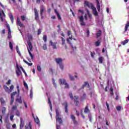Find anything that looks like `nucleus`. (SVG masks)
<instances>
[{"label": "nucleus", "instance_id": "e2e57ef3", "mask_svg": "<svg viewBox=\"0 0 129 129\" xmlns=\"http://www.w3.org/2000/svg\"><path fill=\"white\" fill-rule=\"evenodd\" d=\"M13 119H14V115H12L10 116V120L12 121H13Z\"/></svg>", "mask_w": 129, "mask_h": 129}, {"label": "nucleus", "instance_id": "09e8293b", "mask_svg": "<svg viewBox=\"0 0 129 129\" xmlns=\"http://www.w3.org/2000/svg\"><path fill=\"white\" fill-rule=\"evenodd\" d=\"M42 48H43V50H46L47 49V45L46 44V43H45L43 45Z\"/></svg>", "mask_w": 129, "mask_h": 129}, {"label": "nucleus", "instance_id": "f8f14e48", "mask_svg": "<svg viewBox=\"0 0 129 129\" xmlns=\"http://www.w3.org/2000/svg\"><path fill=\"white\" fill-rule=\"evenodd\" d=\"M49 44L50 45H51V46H52L53 49H57V42H53V41H52V40H50L49 41Z\"/></svg>", "mask_w": 129, "mask_h": 129}, {"label": "nucleus", "instance_id": "13d9d810", "mask_svg": "<svg viewBox=\"0 0 129 129\" xmlns=\"http://www.w3.org/2000/svg\"><path fill=\"white\" fill-rule=\"evenodd\" d=\"M11 82H12V81L11 80H9L8 82L6 83V84L7 85H10V84H11Z\"/></svg>", "mask_w": 129, "mask_h": 129}, {"label": "nucleus", "instance_id": "a211bd4d", "mask_svg": "<svg viewBox=\"0 0 129 129\" xmlns=\"http://www.w3.org/2000/svg\"><path fill=\"white\" fill-rule=\"evenodd\" d=\"M9 17L12 22V24H14V16L11 13H9Z\"/></svg>", "mask_w": 129, "mask_h": 129}, {"label": "nucleus", "instance_id": "7c9ffc66", "mask_svg": "<svg viewBox=\"0 0 129 129\" xmlns=\"http://www.w3.org/2000/svg\"><path fill=\"white\" fill-rule=\"evenodd\" d=\"M99 63H100L101 64H102V62H103V57L102 56H100V57H99L98 58Z\"/></svg>", "mask_w": 129, "mask_h": 129}, {"label": "nucleus", "instance_id": "bb28decb", "mask_svg": "<svg viewBox=\"0 0 129 129\" xmlns=\"http://www.w3.org/2000/svg\"><path fill=\"white\" fill-rule=\"evenodd\" d=\"M128 27H129V22L128 21L125 26L124 32H126V31H127Z\"/></svg>", "mask_w": 129, "mask_h": 129}, {"label": "nucleus", "instance_id": "c756f323", "mask_svg": "<svg viewBox=\"0 0 129 129\" xmlns=\"http://www.w3.org/2000/svg\"><path fill=\"white\" fill-rule=\"evenodd\" d=\"M97 36V38H98L99 37H100V36H101V30H99L96 34Z\"/></svg>", "mask_w": 129, "mask_h": 129}, {"label": "nucleus", "instance_id": "5fc2aeb1", "mask_svg": "<svg viewBox=\"0 0 129 129\" xmlns=\"http://www.w3.org/2000/svg\"><path fill=\"white\" fill-rule=\"evenodd\" d=\"M13 89H14V85H11L9 89L10 92L13 91Z\"/></svg>", "mask_w": 129, "mask_h": 129}, {"label": "nucleus", "instance_id": "1a4fd4ad", "mask_svg": "<svg viewBox=\"0 0 129 129\" xmlns=\"http://www.w3.org/2000/svg\"><path fill=\"white\" fill-rule=\"evenodd\" d=\"M70 40H72V36H71V37H70L69 38L67 39V41L68 42V43H69V44L71 45L73 51H75V50H76V47H74L73 46V44H72V43L70 42Z\"/></svg>", "mask_w": 129, "mask_h": 129}, {"label": "nucleus", "instance_id": "20e7f679", "mask_svg": "<svg viewBox=\"0 0 129 129\" xmlns=\"http://www.w3.org/2000/svg\"><path fill=\"white\" fill-rule=\"evenodd\" d=\"M59 84H62L65 85L64 88H69V85L67 82H66V80L64 79H59Z\"/></svg>", "mask_w": 129, "mask_h": 129}, {"label": "nucleus", "instance_id": "4c0bfd02", "mask_svg": "<svg viewBox=\"0 0 129 129\" xmlns=\"http://www.w3.org/2000/svg\"><path fill=\"white\" fill-rule=\"evenodd\" d=\"M9 47L12 50L14 49V46H13V44L12 43V42H9Z\"/></svg>", "mask_w": 129, "mask_h": 129}, {"label": "nucleus", "instance_id": "6ab92c4d", "mask_svg": "<svg viewBox=\"0 0 129 129\" xmlns=\"http://www.w3.org/2000/svg\"><path fill=\"white\" fill-rule=\"evenodd\" d=\"M54 12L55 13L56 16H57V18L58 20L60 21L62 20V18H61V16H60V14H59V12L56 10V9H54Z\"/></svg>", "mask_w": 129, "mask_h": 129}, {"label": "nucleus", "instance_id": "58836bf2", "mask_svg": "<svg viewBox=\"0 0 129 129\" xmlns=\"http://www.w3.org/2000/svg\"><path fill=\"white\" fill-rule=\"evenodd\" d=\"M71 118H72V119H73V122H74L75 123V122H76V121L75 120V116L74 115H71Z\"/></svg>", "mask_w": 129, "mask_h": 129}, {"label": "nucleus", "instance_id": "338daca9", "mask_svg": "<svg viewBox=\"0 0 129 129\" xmlns=\"http://www.w3.org/2000/svg\"><path fill=\"white\" fill-rule=\"evenodd\" d=\"M22 21H25V16H22L21 17Z\"/></svg>", "mask_w": 129, "mask_h": 129}, {"label": "nucleus", "instance_id": "a878e982", "mask_svg": "<svg viewBox=\"0 0 129 129\" xmlns=\"http://www.w3.org/2000/svg\"><path fill=\"white\" fill-rule=\"evenodd\" d=\"M4 88L5 89V91H6V92H8V93H11V92L10 91V89L9 88V87H8V86H4Z\"/></svg>", "mask_w": 129, "mask_h": 129}, {"label": "nucleus", "instance_id": "0e129e2a", "mask_svg": "<svg viewBox=\"0 0 129 129\" xmlns=\"http://www.w3.org/2000/svg\"><path fill=\"white\" fill-rule=\"evenodd\" d=\"M86 98V94H84L83 95V97H82V99H84V98Z\"/></svg>", "mask_w": 129, "mask_h": 129}, {"label": "nucleus", "instance_id": "9b49d317", "mask_svg": "<svg viewBox=\"0 0 129 129\" xmlns=\"http://www.w3.org/2000/svg\"><path fill=\"white\" fill-rule=\"evenodd\" d=\"M17 25L20 26L21 28H25V26H24L23 24H22V22L20 21V18H19V17H17Z\"/></svg>", "mask_w": 129, "mask_h": 129}, {"label": "nucleus", "instance_id": "4d7b16f0", "mask_svg": "<svg viewBox=\"0 0 129 129\" xmlns=\"http://www.w3.org/2000/svg\"><path fill=\"white\" fill-rule=\"evenodd\" d=\"M106 105L107 106L108 110L109 111V105L108 104V103H107V102H106Z\"/></svg>", "mask_w": 129, "mask_h": 129}, {"label": "nucleus", "instance_id": "4be33fe9", "mask_svg": "<svg viewBox=\"0 0 129 129\" xmlns=\"http://www.w3.org/2000/svg\"><path fill=\"white\" fill-rule=\"evenodd\" d=\"M27 49H28V53L31 58V59L34 60V55H33V54L31 52V51H30V50H31V49H30V47H27Z\"/></svg>", "mask_w": 129, "mask_h": 129}, {"label": "nucleus", "instance_id": "aec40b11", "mask_svg": "<svg viewBox=\"0 0 129 129\" xmlns=\"http://www.w3.org/2000/svg\"><path fill=\"white\" fill-rule=\"evenodd\" d=\"M44 11H45V7H44V6L41 5L40 8V15H43V13H44Z\"/></svg>", "mask_w": 129, "mask_h": 129}, {"label": "nucleus", "instance_id": "f03ea898", "mask_svg": "<svg viewBox=\"0 0 129 129\" xmlns=\"http://www.w3.org/2000/svg\"><path fill=\"white\" fill-rule=\"evenodd\" d=\"M55 112H56V129H59L60 126L58 125V123H59V124H61V123H62V119L60 118V114H59V111H58V109H55Z\"/></svg>", "mask_w": 129, "mask_h": 129}, {"label": "nucleus", "instance_id": "423d86ee", "mask_svg": "<svg viewBox=\"0 0 129 129\" xmlns=\"http://www.w3.org/2000/svg\"><path fill=\"white\" fill-rule=\"evenodd\" d=\"M6 17V14H5V12H4V10L0 9V19L3 22L4 21V18Z\"/></svg>", "mask_w": 129, "mask_h": 129}, {"label": "nucleus", "instance_id": "f257e3e1", "mask_svg": "<svg viewBox=\"0 0 129 129\" xmlns=\"http://www.w3.org/2000/svg\"><path fill=\"white\" fill-rule=\"evenodd\" d=\"M85 6L92 10L94 16H95L96 17L98 16V13L97 12V11H96V8L93 6V5L92 3H89L87 1H85Z\"/></svg>", "mask_w": 129, "mask_h": 129}, {"label": "nucleus", "instance_id": "39448f33", "mask_svg": "<svg viewBox=\"0 0 129 129\" xmlns=\"http://www.w3.org/2000/svg\"><path fill=\"white\" fill-rule=\"evenodd\" d=\"M79 22L81 26H85V22H84V17L83 16H80L78 17Z\"/></svg>", "mask_w": 129, "mask_h": 129}, {"label": "nucleus", "instance_id": "b1692460", "mask_svg": "<svg viewBox=\"0 0 129 129\" xmlns=\"http://www.w3.org/2000/svg\"><path fill=\"white\" fill-rule=\"evenodd\" d=\"M48 103L49 104L50 109L51 111H53V109L52 108V103H51V100L50 98H48Z\"/></svg>", "mask_w": 129, "mask_h": 129}, {"label": "nucleus", "instance_id": "c85d7f7f", "mask_svg": "<svg viewBox=\"0 0 129 129\" xmlns=\"http://www.w3.org/2000/svg\"><path fill=\"white\" fill-rule=\"evenodd\" d=\"M23 84L26 89H27V90H29V87L28 86V84L25 82V80L23 81Z\"/></svg>", "mask_w": 129, "mask_h": 129}, {"label": "nucleus", "instance_id": "dca6fc26", "mask_svg": "<svg viewBox=\"0 0 129 129\" xmlns=\"http://www.w3.org/2000/svg\"><path fill=\"white\" fill-rule=\"evenodd\" d=\"M62 104L65 106V112H68V104L67 102H64Z\"/></svg>", "mask_w": 129, "mask_h": 129}, {"label": "nucleus", "instance_id": "c03bdc74", "mask_svg": "<svg viewBox=\"0 0 129 129\" xmlns=\"http://www.w3.org/2000/svg\"><path fill=\"white\" fill-rule=\"evenodd\" d=\"M61 44L62 45H65V39L63 37H61Z\"/></svg>", "mask_w": 129, "mask_h": 129}, {"label": "nucleus", "instance_id": "8fccbe9b", "mask_svg": "<svg viewBox=\"0 0 129 129\" xmlns=\"http://www.w3.org/2000/svg\"><path fill=\"white\" fill-rule=\"evenodd\" d=\"M17 89L18 95H20V87L19 86V85L17 86Z\"/></svg>", "mask_w": 129, "mask_h": 129}, {"label": "nucleus", "instance_id": "680f3d73", "mask_svg": "<svg viewBox=\"0 0 129 129\" xmlns=\"http://www.w3.org/2000/svg\"><path fill=\"white\" fill-rule=\"evenodd\" d=\"M17 107H18L17 106H13L12 107V110H15V109H17Z\"/></svg>", "mask_w": 129, "mask_h": 129}, {"label": "nucleus", "instance_id": "c9c22d12", "mask_svg": "<svg viewBox=\"0 0 129 129\" xmlns=\"http://www.w3.org/2000/svg\"><path fill=\"white\" fill-rule=\"evenodd\" d=\"M69 77H70V80H74V77H73V76H72V75H71V74H68Z\"/></svg>", "mask_w": 129, "mask_h": 129}, {"label": "nucleus", "instance_id": "69168bd1", "mask_svg": "<svg viewBox=\"0 0 129 129\" xmlns=\"http://www.w3.org/2000/svg\"><path fill=\"white\" fill-rule=\"evenodd\" d=\"M34 12H35V15H38V11L36 9H34Z\"/></svg>", "mask_w": 129, "mask_h": 129}, {"label": "nucleus", "instance_id": "603ef678", "mask_svg": "<svg viewBox=\"0 0 129 129\" xmlns=\"http://www.w3.org/2000/svg\"><path fill=\"white\" fill-rule=\"evenodd\" d=\"M35 19L36 21L39 20V15L38 14L35 15Z\"/></svg>", "mask_w": 129, "mask_h": 129}, {"label": "nucleus", "instance_id": "2f4dec72", "mask_svg": "<svg viewBox=\"0 0 129 129\" xmlns=\"http://www.w3.org/2000/svg\"><path fill=\"white\" fill-rule=\"evenodd\" d=\"M85 113H89V109H88V106H86L84 110Z\"/></svg>", "mask_w": 129, "mask_h": 129}, {"label": "nucleus", "instance_id": "473e14b6", "mask_svg": "<svg viewBox=\"0 0 129 129\" xmlns=\"http://www.w3.org/2000/svg\"><path fill=\"white\" fill-rule=\"evenodd\" d=\"M16 101L17 102H19V103H22V102H23L22 100V98L20 97L19 98H17L16 99Z\"/></svg>", "mask_w": 129, "mask_h": 129}, {"label": "nucleus", "instance_id": "4468645a", "mask_svg": "<svg viewBox=\"0 0 129 129\" xmlns=\"http://www.w3.org/2000/svg\"><path fill=\"white\" fill-rule=\"evenodd\" d=\"M33 116L35 122H36V123H37V124L38 125V126H40V120L39 119V118H38V117H35L34 115H33Z\"/></svg>", "mask_w": 129, "mask_h": 129}, {"label": "nucleus", "instance_id": "79ce46f5", "mask_svg": "<svg viewBox=\"0 0 129 129\" xmlns=\"http://www.w3.org/2000/svg\"><path fill=\"white\" fill-rule=\"evenodd\" d=\"M0 100H1L2 105H3V104H5V100H4L3 98H1L0 99Z\"/></svg>", "mask_w": 129, "mask_h": 129}, {"label": "nucleus", "instance_id": "cd10ccee", "mask_svg": "<svg viewBox=\"0 0 129 129\" xmlns=\"http://www.w3.org/2000/svg\"><path fill=\"white\" fill-rule=\"evenodd\" d=\"M97 3V9L99 12H100V4H99V1L96 2Z\"/></svg>", "mask_w": 129, "mask_h": 129}, {"label": "nucleus", "instance_id": "393cba45", "mask_svg": "<svg viewBox=\"0 0 129 129\" xmlns=\"http://www.w3.org/2000/svg\"><path fill=\"white\" fill-rule=\"evenodd\" d=\"M74 99L75 100V103L76 105H78V103H79L78 101H77V99H78V96H74Z\"/></svg>", "mask_w": 129, "mask_h": 129}, {"label": "nucleus", "instance_id": "e433bc0d", "mask_svg": "<svg viewBox=\"0 0 129 129\" xmlns=\"http://www.w3.org/2000/svg\"><path fill=\"white\" fill-rule=\"evenodd\" d=\"M128 43V39H125L123 42H121L122 45H125V44H127Z\"/></svg>", "mask_w": 129, "mask_h": 129}, {"label": "nucleus", "instance_id": "49530a36", "mask_svg": "<svg viewBox=\"0 0 129 129\" xmlns=\"http://www.w3.org/2000/svg\"><path fill=\"white\" fill-rule=\"evenodd\" d=\"M2 113L3 114H5V113H6V107H3L2 108Z\"/></svg>", "mask_w": 129, "mask_h": 129}, {"label": "nucleus", "instance_id": "864d4df0", "mask_svg": "<svg viewBox=\"0 0 129 129\" xmlns=\"http://www.w3.org/2000/svg\"><path fill=\"white\" fill-rule=\"evenodd\" d=\"M16 115L17 116H20V111L19 110H17L16 111Z\"/></svg>", "mask_w": 129, "mask_h": 129}, {"label": "nucleus", "instance_id": "3c124183", "mask_svg": "<svg viewBox=\"0 0 129 129\" xmlns=\"http://www.w3.org/2000/svg\"><path fill=\"white\" fill-rule=\"evenodd\" d=\"M37 70L38 71H39V72L42 71V69L41 68V67L40 66H37Z\"/></svg>", "mask_w": 129, "mask_h": 129}, {"label": "nucleus", "instance_id": "a19ab883", "mask_svg": "<svg viewBox=\"0 0 129 129\" xmlns=\"http://www.w3.org/2000/svg\"><path fill=\"white\" fill-rule=\"evenodd\" d=\"M52 83L53 84L54 87H55V88H57V84H56V83L55 82V80L54 79H52Z\"/></svg>", "mask_w": 129, "mask_h": 129}, {"label": "nucleus", "instance_id": "6e6d98bb", "mask_svg": "<svg viewBox=\"0 0 129 129\" xmlns=\"http://www.w3.org/2000/svg\"><path fill=\"white\" fill-rule=\"evenodd\" d=\"M19 68H20V69H21V70H22L23 73H24V74L26 73V71H25V70L24 69V68H22V66H20V67H19Z\"/></svg>", "mask_w": 129, "mask_h": 129}, {"label": "nucleus", "instance_id": "72a5a7b5", "mask_svg": "<svg viewBox=\"0 0 129 129\" xmlns=\"http://www.w3.org/2000/svg\"><path fill=\"white\" fill-rule=\"evenodd\" d=\"M24 63H26V64H27V65H28V66H32V65H33L32 63H29V62L27 61V60L24 59L23 60Z\"/></svg>", "mask_w": 129, "mask_h": 129}, {"label": "nucleus", "instance_id": "2eb2a0df", "mask_svg": "<svg viewBox=\"0 0 129 129\" xmlns=\"http://www.w3.org/2000/svg\"><path fill=\"white\" fill-rule=\"evenodd\" d=\"M25 129H32V123L29 122L25 125Z\"/></svg>", "mask_w": 129, "mask_h": 129}, {"label": "nucleus", "instance_id": "a18cd8bd", "mask_svg": "<svg viewBox=\"0 0 129 129\" xmlns=\"http://www.w3.org/2000/svg\"><path fill=\"white\" fill-rule=\"evenodd\" d=\"M116 109L118 111H120V110H121V106H117Z\"/></svg>", "mask_w": 129, "mask_h": 129}, {"label": "nucleus", "instance_id": "f3484780", "mask_svg": "<svg viewBox=\"0 0 129 129\" xmlns=\"http://www.w3.org/2000/svg\"><path fill=\"white\" fill-rule=\"evenodd\" d=\"M24 127V120L22 117L20 118V129H23Z\"/></svg>", "mask_w": 129, "mask_h": 129}, {"label": "nucleus", "instance_id": "052dcab7", "mask_svg": "<svg viewBox=\"0 0 129 129\" xmlns=\"http://www.w3.org/2000/svg\"><path fill=\"white\" fill-rule=\"evenodd\" d=\"M69 96L71 99H73V95L72 94V93H70Z\"/></svg>", "mask_w": 129, "mask_h": 129}, {"label": "nucleus", "instance_id": "0eeeda50", "mask_svg": "<svg viewBox=\"0 0 129 129\" xmlns=\"http://www.w3.org/2000/svg\"><path fill=\"white\" fill-rule=\"evenodd\" d=\"M7 27L8 30V39L12 38V32L11 31V27H10V25L7 24Z\"/></svg>", "mask_w": 129, "mask_h": 129}, {"label": "nucleus", "instance_id": "f704fd0d", "mask_svg": "<svg viewBox=\"0 0 129 129\" xmlns=\"http://www.w3.org/2000/svg\"><path fill=\"white\" fill-rule=\"evenodd\" d=\"M100 40H98L97 41H96L95 42V46L96 47H98V46H100Z\"/></svg>", "mask_w": 129, "mask_h": 129}, {"label": "nucleus", "instance_id": "ea45409f", "mask_svg": "<svg viewBox=\"0 0 129 129\" xmlns=\"http://www.w3.org/2000/svg\"><path fill=\"white\" fill-rule=\"evenodd\" d=\"M30 98H33V89L32 88L30 90Z\"/></svg>", "mask_w": 129, "mask_h": 129}, {"label": "nucleus", "instance_id": "9d476101", "mask_svg": "<svg viewBox=\"0 0 129 129\" xmlns=\"http://www.w3.org/2000/svg\"><path fill=\"white\" fill-rule=\"evenodd\" d=\"M16 67L17 68V70L16 71V74L17 76H20L21 74H22V71H21V68H20V67L18 65V64L16 65Z\"/></svg>", "mask_w": 129, "mask_h": 129}, {"label": "nucleus", "instance_id": "7ed1b4c3", "mask_svg": "<svg viewBox=\"0 0 129 129\" xmlns=\"http://www.w3.org/2000/svg\"><path fill=\"white\" fill-rule=\"evenodd\" d=\"M27 37L28 39V41L27 42V44L28 45V47L30 51H32V50H33V44H32L31 41L33 40V37H32V35L31 34H28Z\"/></svg>", "mask_w": 129, "mask_h": 129}, {"label": "nucleus", "instance_id": "de8ad7c7", "mask_svg": "<svg viewBox=\"0 0 129 129\" xmlns=\"http://www.w3.org/2000/svg\"><path fill=\"white\" fill-rule=\"evenodd\" d=\"M59 66L61 70H64V67L63 66V64L62 63L59 64Z\"/></svg>", "mask_w": 129, "mask_h": 129}, {"label": "nucleus", "instance_id": "37998d69", "mask_svg": "<svg viewBox=\"0 0 129 129\" xmlns=\"http://www.w3.org/2000/svg\"><path fill=\"white\" fill-rule=\"evenodd\" d=\"M43 40L44 41L45 43L47 42V35H44L43 37Z\"/></svg>", "mask_w": 129, "mask_h": 129}, {"label": "nucleus", "instance_id": "6e6552de", "mask_svg": "<svg viewBox=\"0 0 129 129\" xmlns=\"http://www.w3.org/2000/svg\"><path fill=\"white\" fill-rule=\"evenodd\" d=\"M17 93H18V92H14L11 94V101L10 102L11 105L13 104V103L14 102V100H15V95H16Z\"/></svg>", "mask_w": 129, "mask_h": 129}, {"label": "nucleus", "instance_id": "774afa93", "mask_svg": "<svg viewBox=\"0 0 129 129\" xmlns=\"http://www.w3.org/2000/svg\"><path fill=\"white\" fill-rule=\"evenodd\" d=\"M12 127L13 128H16V127H17V125H16V124H13L12 125Z\"/></svg>", "mask_w": 129, "mask_h": 129}, {"label": "nucleus", "instance_id": "ddd939ff", "mask_svg": "<svg viewBox=\"0 0 129 129\" xmlns=\"http://www.w3.org/2000/svg\"><path fill=\"white\" fill-rule=\"evenodd\" d=\"M55 61H56L57 64H58V65H60V64H62L63 59L61 58H55Z\"/></svg>", "mask_w": 129, "mask_h": 129}, {"label": "nucleus", "instance_id": "412c9836", "mask_svg": "<svg viewBox=\"0 0 129 129\" xmlns=\"http://www.w3.org/2000/svg\"><path fill=\"white\" fill-rule=\"evenodd\" d=\"M85 86H86V87L88 88H89V84H88V82H85L84 83V84L82 85L81 89H83Z\"/></svg>", "mask_w": 129, "mask_h": 129}, {"label": "nucleus", "instance_id": "bf43d9fd", "mask_svg": "<svg viewBox=\"0 0 129 129\" xmlns=\"http://www.w3.org/2000/svg\"><path fill=\"white\" fill-rule=\"evenodd\" d=\"M94 55H95V53L91 52V56L92 58H94Z\"/></svg>", "mask_w": 129, "mask_h": 129}, {"label": "nucleus", "instance_id": "5701e85b", "mask_svg": "<svg viewBox=\"0 0 129 129\" xmlns=\"http://www.w3.org/2000/svg\"><path fill=\"white\" fill-rule=\"evenodd\" d=\"M87 11V16L90 20V21H91L92 19V15L90 14V13L89 12V11H88V9L86 10Z\"/></svg>", "mask_w": 129, "mask_h": 129}]
</instances>
